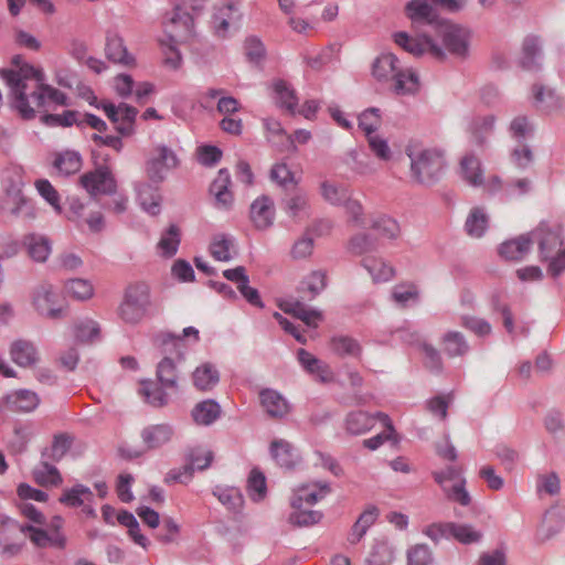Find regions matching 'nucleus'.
Wrapping results in <instances>:
<instances>
[{"instance_id":"nucleus-1","label":"nucleus","mask_w":565,"mask_h":565,"mask_svg":"<svg viewBox=\"0 0 565 565\" xmlns=\"http://www.w3.org/2000/svg\"><path fill=\"white\" fill-rule=\"evenodd\" d=\"M15 67L1 71L13 95L15 109L24 119L35 116V108L68 106L67 96L43 83V73L29 64L20 65V57L13 60Z\"/></svg>"},{"instance_id":"nucleus-2","label":"nucleus","mask_w":565,"mask_h":565,"mask_svg":"<svg viewBox=\"0 0 565 565\" xmlns=\"http://www.w3.org/2000/svg\"><path fill=\"white\" fill-rule=\"evenodd\" d=\"M116 312L118 319L130 327L140 324L146 318L157 312L150 287L146 282L128 285Z\"/></svg>"},{"instance_id":"nucleus-3","label":"nucleus","mask_w":565,"mask_h":565,"mask_svg":"<svg viewBox=\"0 0 565 565\" xmlns=\"http://www.w3.org/2000/svg\"><path fill=\"white\" fill-rule=\"evenodd\" d=\"M372 74L377 81H392L393 89L398 95L415 94L419 89L416 73L402 67L399 60L392 53H383L374 61Z\"/></svg>"},{"instance_id":"nucleus-4","label":"nucleus","mask_w":565,"mask_h":565,"mask_svg":"<svg viewBox=\"0 0 565 565\" xmlns=\"http://www.w3.org/2000/svg\"><path fill=\"white\" fill-rule=\"evenodd\" d=\"M406 154L411 159L412 178L424 184H430L438 180L445 167L444 153L436 148H426L417 152L409 147Z\"/></svg>"},{"instance_id":"nucleus-5","label":"nucleus","mask_w":565,"mask_h":565,"mask_svg":"<svg viewBox=\"0 0 565 565\" xmlns=\"http://www.w3.org/2000/svg\"><path fill=\"white\" fill-rule=\"evenodd\" d=\"M31 306L42 318L61 320L67 315V306L60 299L56 288L49 282L36 285L30 294Z\"/></svg>"},{"instance_id":"nucleus-6","label":"nucleus","mask_w":565,"mask_h":565,"mask_svg":"<svg viewBox=\"0 0 565 565\" xmlns=\"http://www.w3.org/2000/svg\"><path fill=\"white\" fill-rule=\"evenodd\" d=\"M534 235L539 241L542 259L548 260V274L557 277L565 270V248H563L561 234L557 231L540 227Z\"/></svg>"},{"instance_id":"nucleus-7","label":"nucleus","mask_w":565,"mask_h":565,"mask_svg":"<svg viewBox=\"0 0 565 565\" xmlns=\"http://www.w3.org/2000/svg\"><path fill=\"white\" fill-rule=\"evenodd\" d=\"M22 178L14 172L6 184V193L1 201V210L13 216L34 217V207L31 201L22 192Z\"/></svg>"},{"instance_id":"nucleus-8","label":"nucleus","mask_w":565,"mask_h":565,"mask_svg":"<svg viewBox=\"0 0 565 565\" xmlns=\"http://www.w3.org/2000/svg\"><path fill=\"white\" fill-rule=\"evenodd\" d=\"M102 108L108 119L115 124L117 131L122 136H129L135 130V121L138 115L137 108L127 104H119L115 106L113 103L103 102L96 105Z\"/></svg>"},{"instance_id":"nucleus-9","label":"nucleus","mask_w":565,"mask_h":565,"mask_svg":"<svg viewBox=\"0 0 565 565\" xmlns=\"http://www.w3.org/2000/svg\"><path fill=\"white\" fill-rule=\"evenodd\" d=\"M393 38L399 47L414 56H420L425 53L438 60L445 56L443 50L427 35L413 38L406 32H397Z\"/></svg>"},{"instance_id":"nucleus-10","label":"nucleus","mask_w":565,"mask_h":565,"mask_svg":"<svg viewBox=\"0 0 565 565\" xmlns=\"http://www.w3.org/2000/svg\"><path fill=\"white\" fill-rule=\"evenodd\" d=\"M193 26L192 15L181 9H175L163 23L166 38L174 43L190 40L193 35Z\"/></svg>"},{"instance_id":"nucleus-11","label":"nucleus","mask_w":565,"mask_h":565,"mask_svg":"<svg viewBox=\"0 0 565 565\" xmlns=\"http://www.w3.org/2000/svg\"><path fill=\"white\" fill-rule=\"evenodd\" d=\"M179 163L175 153L166 146H159L153 150L151 158L147 162V174L153 182L164 180L168 172L174 169Z\"/></svg>"},{"instance_id":"nucleus-12","label":"nucleus","mask_w":565,"mask_h":565,"mask_svg":"<svg viewBox=\"0 0 565 565\" xmlns=\"http://www.w3.org/2000/svg\"><path fill=\"white\" fill-rule=\"evenodd\" d=\"M79 182L90 195L111 194L116 191L115 178L107 167L84 173Z\"/></svg>"},{"instance_id":"nucleus-13","label":"nucleus","mask_w":565,"mask_h":565,"mask_svg":"<svg viewBox=\"0 0 565 565\" xmlns=\"http://www.w3.org/2000/svg\"><path fill=\"white\" fill-rule=\"evenodd\" d=\"M189 459V466H185L182 471H170L166 477V481L181 483L189 482L194 469L204 470L211 465L213 460V452L209 449L198 447L191 450Z\"/></svg>"},{"instance_id":"nucleus-14","label":"nucleus","mask_w":565,"mask_h":565,"mask_svg":"<svg viewBox=\"0 0 565 565\" xmlns=\"http://www.w3.org/2000/svg\"><path fill=\"white\" fill-rule=\"evenodd\" d=\"M437 30L449 53L458 56L466 55L468 43L466 32L462 29L443 22L438 24Z\"/></svg>"},{"instance_id":"nucleus-15","label":"nucleus","mask_w":565,"mask_h":565,"mask_svg":"<svg viewBox=\"0 0 565 565\" xmlns=\"http://www.w3.org/2000/svg\"><path fill=\"white\" fill-rule=\"evenodd\" d=\"M249 218L257 230H266L274 224L275 205L270 198H257L250 205Z\"/></svg>"},{"instance_id":"nucleus-16","label":"nucleus","mask_w":565,"mask_h":565,"mask_svg":"<svg viewBox=\"0 0 565 565\" xmlns=\"http://www.w3.org/2000/svg\"><path fill=\"white\" fill-rule=\"evenodd\" d=\"M330 492V488L327 483H309L298 487L291 498V507L294 509H300L303 504L313 505L318 501L322 500Z\"/></svg>"},{"instance_id":"nucleus-17","label":"nucleus","mask_w":565,"mask_h":565,"mask_svg":"<svg viewBox=\"0 0 565 565\" xmlns=\"http://www.w3.org/2000/svg\"><path fill=\"white\" fill-rule=\"evenodd\" d=\"M242 14L233 4H224L216 9L213 15V25L220 36H225L227 32L239 26Z\"/></svg>"},{"instance_id":"nucleus-18","label":"nucleus","mask_w":565,"mask_h":565,"mask_svg":"<svg viewBox=\"0 0 565 565\" xmlns=\"http://www.w3.org/2000/svg\"><path fill=\"white\" fill-rule=\"evenodd\" d=\"M298 361L308 373L315 375L320 382L331 383L334 380L331 367L310 352L300 349L298 351Z\"/></svg>"},{"instance_id":"nucleus-19","label":"nucleus","mask_w":565,"mask_h":565,"mask_svg":"<svg viewBox=\"0 0 565 565\" xmlns=\"http://www.w3.org/2000/svg\"><path fill=\"white\" fill-rule=\"evenodd\" d=\"M12 361L22 367H30L38 363L40 356L35 345L28 340H17L10 347Z\"/></svg>"},{"instance_id":"nucleus-20","label":"nucleus","mask_w":565,"mask_h":565,"mask_svg":"<svg viewBox=\"0 0 565 565\" xmlns=\"http://www.w3.org/2000/svg\"><path fill=\"white\" fill-rule=\"evenodd\" d=\"M136 191L137 201L141 209L150 215L159 214L161 204L159 189L148 182H139Z\"/></svg>"},{"instance_id":"nucleus-21","label":"nucleus","mask_w":565,"mask_h":565,"mask_svg":"<svg viewBox=\"0 0 565 565\" xmlns=\"http://www.w3.org/2000/svg\"><path fill=\"white\" fill-rule=\"evenodd\" d=\"M434 480L441 487L446 498L462 507H467L471 502V497L466 489V480L462 478L451 484H446L443 473H433Z\"/></svg>"},{"instance_id":"nucleus-22","label":"nucleus","mask_w":565,"mask_h":565,"mask_svg":"<svg viewBox=\"0 0 565 565\" xmlns=\"http://www.w3.org/2000/svg\"><path fill=\"white\" fill-rule=\"evenodd\" d=\"M7 407L14 412H31L35 409L40 403L36 393L29 390H18L4 397Z\"/></svg>"},{"instance_id":"nucleus-23","label":"nucleus","mask_w":565,"mask_h":565,"mask_svg":"<svg viewBox=\"0 0 565 565\" xmlns=\"http://www.w3.org/2000/svg\"><path fill=\"white\" fill-rule=\"evenodd\" d=\"M23 246L30 258L38 263H44L52 252L50 241L39 234L25 235L23 237Z\"/></svg>"},{"instance_id":"nucleus-24","label":"nucleus","mask_w":565,"mask_h":565,"mask_svg":"<svg viewBox=\"0 0 565 565\" xmlns=\"http://www.w3.org/2000/svg\"><path fill=\"white\" fill-rule=\"evenodd\" d=\"M565 522V513L559 508H552L546 511L542 523L537 530V536L540 540H548L558 533Z\"/></svg>"},{"instance_id":"nucleus-25","label":"nucleus","mask_w":565,"mask_h":565,"mask_svg":"<svg viewBox=\"0 0 565 565\" xmlns=\"http://www.w3.org/2000/svg\"><path fill=\"white\" fill-rule=\"evenodd\" d=\"M532 239L527 236H519L500 245L499 254L507 260H521L530 252Z\"/></svg>"},{"instance_id":"nucleus-26","label":"nucleus","mask_w":565,"mask_h":565,"mask_svg":"<svg viewBox=\"0 0 565 565\" xmlns=\"http://www.w3.org/2000/svg\"><path fill=\"white\" fill-rule=\"evenodd\" d=\"M260 404L264 411L274 418H281L285 416L289 406L286 399L276 391L264 390L260 392Z\"/></svg>"},{"instance_id":"nucleus-27","label":"nucleus","mask_w":565,"mask_h":565,"mask_svg":"<svg viewBox=\"0 0 565 565\" xmlns=\"http://www.w3.org/2000/svg\"><path fill=\"white\" fill-rule=\"evenodd\" d=\"M361 264L370 274L374 282L388 281L394 276L393 267L380 257L371 255L365 256Z\"/></svg>"},{"instance_id":"nucleus-28","label":"nucleus","mask_w":565,"mask_h":565,"mask_svg":"<svg viewBox=\"0 0 565 565\" xmlns=\"http://www.w3.org/2000/svg\"><path fill=\"white\" fill-rule=\"evenodd\" d=\"M461 178L472 186H481L483 184V170L480 160L473 154H466L460 160Z\"/></svg>"},{"instance_id":"nucleus-29","label":"nucleus","mask_w":565,"mask_h":565,"mask_svg":"<svg viewBox=\"0 0 565 565\" xmlns=\"http://www.w3.org/2000/svg\"><path fill=\"white\" fill-rule=\"evenodd\" d=\"M230 184L231 177L228 171L221 169L210 188V191L215 196L217 204L225 209L228 207L233 202L232 192L228 190Z\"/></svg>"},{"instance_id":"nucleus-30","label":"nucleus","mask_w":565,"mask_h":565,"mask_svg":"<svg viewBox=\"0 0 565 565\" xmlns=\"http://www.w3.org/2000/svg\"><path fill=\"white\" fill-rule=\"evenodd\" d=\"M192 379L198 390L207 391L218 383L220 375L213 364L205 362L193 371Z\"/></svg>"},{"instance_id":"nucleus-31","label":"nucleus","mask_w":565,"mask_h":565,"mask_svg":"<svg viewBox=\"0 0 565 565\" xmlns=\"http://www.w3.org/2000/svg\"><path fill=\"white\" fill-rule=\"evenodd\" d=\"M379 516V509L374 505L367 507L353 524L349 541L356 544L365 535L366 531L373 525Z\"/></svg>"},{"instance_id":"nucleus-32","label":"nucleus","mask_w":565,"mask_h":565,"mask_svg":"<svg viewBox=\"0 0 565 565\" xmlns=\"http://www.w3.org/2000/svg\"><path fill=\"white\" fill-rule=\"evenodd\" d=\"M270 451L276 462L284 468H292L298 461L296 449L286 440H275L271 443Z\"/></svg>"},{"instance_id":"nucleus-33","label":"nucleus","mask_w":565,"mask_h":565,"mask_svg":"<svg viewBox=\"0 0 565 565\" xmlns=\"http://www.w3.org/2000/svg\"><path fill=\"white\" fill-rule=\"evenodd\" d=\"M320 194L329 204L342 206L352 193L348 186L326 180L320 183Z\"/></svg>"},{"instance_id":"nucleus-34","label":"nucleus","mask_w":565,"mask_h":565,"mask_svg":"<svg viewBox=\"0 0 565 565\" xmlns=\"http://www.w3.org/2000/svg\"><path fill=\"white\" fill-rule=\"evenodd\" d=\"M441 347L444 352L449 358L462 356L468 350L469 345L463 334L459 331H448L441 338Z\"/></svg>"},{"instance_id":"nucleus-35","label":"nucleus","mask_w":565,"mask_h":565,"mask_svg":"<svg viewBox=\"0 0 565 565\" xmlns=\"http://www.w3.org/2000/svg\"><path fill=\"white\" fill-rule=\"evenodd\" d=\"M173 435L172 428L167 424H158L146 427L142 430V439L149 448H157L168 443Z\"/></svg>"},{"instance_id":"nucleus-36","label":"nucleus","mask_w":565,"mask_h":565,"mask_svg":"<svg viewBox=\"0 0 565 565\" xmlns=\"http://www.w3.org/2000/svg\"><path fill=\"white\" fill-rule=\"evenodd\" d=\"M281 309L289 315H292L297 319H300L306 326L317 328L319 322L322 320L321 312L317 310H309L307 307L299 302H286L281 306Z\"/></svg>"},{"instance_id":"nucleus-37","label":"nucleus","mask_w":565,"mask_h":565,"mask_svg":"<svg viewBox=\"0 0 565 565\" xmlns=\"http://www.w3.org/2000/svg\"><path fill=\"white\" fill-rule=\"evenodd\" d=\"M377 419V414L372 416L365 412H352L345 418V428L352 435H361L369 431Z\"/></svg>"},{"instance_id":"nucleus-38","label":"nucleus","mask_w":565,"mask_h":565,"mask_svg":"<svg viewBox=\"0 0 565 565\" xmlns=\"http://www.w3.org/2000/svg\"><path fill=\"white\" fill-rule=\"evenodd\" d=\"M274 98L277 105L295 114L297 109V96L295 90L281 79L273 83Z\"/></svg>"},{"instance_id":"nucleus-39","label":"nucleus","mask_w":565,"mask_h":565,"mask_svg":"<svg viewBox=\"0 0 565 565\" xmlns=\"http://www.w3.org/2000/svg\"><path fill=\"white\" fill-rule=\"evenodd\" d=\"M64 291L74 300L86 301L94 296V286L88 279L73 278L65 281Z\"/></svg>"},{"instance_id":"nucleus-40","label":"nucleus","mask_w":565,"mask_h":565,"mask_svg":"<svg viewBox=\"0 0 565 565\" xmlns=\"http://www.w3.org/2000/svg\"><path fill=\"white\" fill-rule=\"evenodd\" d=\"M406 11L413 22L431 24L435 21L434 8L426 0H412L407 3Z\"/></svg>"},{"instance_id":"nucleus-41","label":"nucleus","mask_w":565,"mask_h":565,"mask_svg":"<svg viewBox=\"0 0 565 565\" xmlns=\"http://www.w3.org/2000/svg\"><path fill=\"white\" fill-rule=\"evenodd\" d=\"M234 250V242L225 234H217L210 244V253L212 257L220 262H228L232 259Z\"/></svg>"},{"instance_id":"nucleus-42","label":"nucleus","mask_w":565,"mask_h":565,"mask_svg":"<svg viewBox=\"0 0 565 565\" xmlns=\"http://www.w3.org/2000/svg\"><path fill=\"white\" fill-rule=\"evenodd\" d=\"M377 419L385 426L386 430L363 440L364 447L371 450L377 449L385 440H393L395 443L398 440L390 417L386 414L377 413Z\"/></svg>"},{"instance_id":"nucleus-43","label":"nucleus","mask_w":565,"mask_h":565,"mask_svg":"<svg viewBox=\"0 0 565 565\" xmlns=\"http://www.w3.org/2000/svg\"><path fill=\"white\" fill-rule=\"evenodd\" d=\"M220 413L221 409L216 402L204 401L193 408L192 417L196 424L210 425L220 416Z\"/></svg>"},{"instance_id":"nucleus-44","label":"nucleus","mask_w":565,"mask_h":565,"mask_svg":"<svg viewBox=\"0 0 565 565\" xmlns=\"http://www.w3.org/2000/svg\"><path fill=\"white\" fill-rule=\"evenodd\" d=\"M106 55L113 62L125 65H128L134 61L132 56L127 52L122 39L117 35H113L107 39Z\"/></svg>"},{"instance_id":"nucleus-45","label":"nucleus","mask_w":565,"mask_h":565,"mask_svg":"<svg viewBox=\"0 0 565 565\" xmlns=\"http://www.w3.org/2000/svg\"><path fill=\"white\" fill-rule=\"evenodd\" d=\"M34 480L44 487L58 486L62 483V477L58 470L46 461L41 462L33 470Z\"/></svg>"},{"instance_id":"nucleus-46","label":"nucleus","mask_w":565,"mask_h":565,"mask_svg":"<svg viewBox=\"0 0 565 565\" xmlns=\"http://www.w3.org/2000/svg\"><path fill=\"white\" fill-rule=\"evenodd\" d=\"M488 227V216L483 209L475 207L466 221V231L472 237H481Z\"/></svg>"},{"instance_id":"nucleus-47","label":"nucleus","mask_w":565,"mask_h":565,"mask_svg":"<svg viewBox=\"0 0 565 565\" xmlns=\"http://www.w3.org/2000/svg\"><path fill=\"white\" fill-rule=\"evenodd\" d=\"M332 352L340 356H359L361 354V347L359 342L350 337L339 335L330 341Z\"/></svg>"},{"instance_id":"nucleus-48","label":"nucleus","mask_w":565,"mask_h":565,"mask_svg":"<svg viewBox=\"0 0 565 565\" xmlns=\"http://www.w3.org/2000/svg\"><path fill=\"white\" fill-rule=\"evenodd\" d=\"M75 337L79 342H93L99 338L100 328L97 321L85 318L78 320L74 326Z\"/></svg>"},{"instance_id":"nucleus-49","label":"nucleus","mask_w":565,"mask_h":565,"mask_svg":"<svg viewBox=\"0 0 565 565\" xmlns=\"http://www.w3.org/2000/svg\"><path fill=\"white\" fill-rule=\"evenodd\" d=\"M247 492L249 498L255 501H262L267 493L266 478L262 471L254 468L247 479Z\"/></svg>"},{"instance_id":"nucleus-50","label":"nucleus","mask_w":565,"mask_h":565,"mask_svg":"<svg viewBox=\"0 0 565 565\" xmlns=\"http://www.w3.org/2000/svg\"><path fill=\"white\" fill-rule=\"evenodd\" d=\"M93 492L83 484H77L72 489L64 491L60 501L70 507H81L85 502H89L93 499Z\"/></svg>"},{"instance_id":"nucleus-51","label":"nucleus","mask_w":565,"mask_h":565,"mask_svg":"<svg viewBox=\"0 0 565 565\" xmlns=\"http://www.w3.org/2000/svg\"><path fill=\"white\" fill-rule=\"evenodd\" d=\"M393 561V550L385 541L375 542L366 558L367 565H388Z\"/></svg>"},{"instance_id":"nucleus-52","label":"nucleus","mask_w":565,"mask_h":565,"mask_svg":"<svg viewBox=\"0 0 565 565\" xmlns=\"http://www.w3.org/2000/svg\"><path fill=\"white\" fill-rule=\"evenodd\" d=\"M54 167L64 174L77 172L82 167V160L77 152L65 151L56 154L53 162Z\"/></svg>"},{"instance_id":"nucleus-53","label":"nucleus","mask_w":565,"mask_h":565,"mask_svg":"<svg viewBox=\"0 0 565 565\" xmlns=\"http://www.w3.org/2000/svg\"><path fill=\"white\" fill-rule=\"evenodd\" d=\"M214 495H216L218 501L230 511H239L244 503L243 495L236 488H217L214 491Z\"/></svg>"},{"instance_id":"nucleus-54","label":"nucleus","mask_w":565,"mask_h":565,"mask_svg":"<svg viewBox=\"0 0 565 565\" xmlns=\"http://www.w3.org/2000/svg\"><path fill=\"white\" fill-rule=\"evenodd\" d=\"M481 532L477 531L469 524H460L451 522L450 537L462 544L476 543L481 539Z\"/></svg>"},{"instance_id":"nucleus-55","label":"nucleus","mask_w":565,"mask_h":565,"mask_svg":"<svg viewBox=\"0 0 565 565\" xmlns=\"http://www.w3.org/2000/svg\"><path fill=\"white\" fill-rule=\"evenodd\" d=\"M533 94L537 106L543 110L550 111L561 106L559 98L551 88L544 86H534Z\"/></svg>"},{"instance_id":"nucleus-56","label":"nucleus","mask_w":565,"mask_h":565,"mask_svg":"<svg viewBox=\"0 0 565 565\" xmlns=\"http://www.w3.org/2000/svg\"><path fill=\"white\" fill-rule=\"evenodd\" d=\"M372 228H374L379 235L386 239H395L401 234V228L398 223L386 215L379 216L372 224Z\"/></svg>"},{"instance_id":"nucleus-57","label":"nucleus","mask_w":565,"mask_h":565,"mask_svg":"<svg viewBox=\"0 0 565 565\" xmlns=\"http://www.w3.org/2000/svg\"><path fill=\"white\" fill-rule=\"evenodd\" d=\"M392 298L397 305L405 307L418 300L419 291L414 284H399L393 288Z\"/></svg>"},{"instance_id":"nucleus-58","label":"nucleus","mask_w":565,"mask_h":565,"mask_svg":"<svg viewBox=\"0 0 565 565\" xmlns=\"http://www.w3.org/2000/svg\"><path fill=\"white\" fill-rule=\"evenodd\" d=\"M309 203L303 193L290 196L286 202V211L292 218L301 220L308 216Z\"/></svg>"},{"instance_id":"nucleus-59","label":"nucleus","mask_w":565,"mask_h":565,"mask_svg":"<svg viewBox=\"0 0 565 565\" xmlns=\"http://www.w3.org/2000/svg\"><path fill=\"white\" fill-rule=\"evenodd\" d=\"M157 376L163 386L170 388L177 386L175 364L170 358H164L159 362L157 367Z\"/></svg>"},{"instance_id":"nucleus-60","label":"nucleus","mask_w":565,"mask_h":565,"mask_svg":"<svg viewBox=\"0 0 565 565\" xmlns=\"http://www.w3.org/2000/svg\"><path fill=\"white\" fill-rule=\"evenodd\" d=\"M180 244V235L177 226L171 225L158 243V248L164 256H172L177 253Z\"/></svg>"},{"instance_id":"nucleus-61","label":"nucleus","mask_w":565,"mask_h":565,"mask_svg":"<svg viewBox=\"0 0 565 565\" xmlns=\"http://www.w3.org/2000/svg\"><path fill=\"white\" fill-rule=\"evenodd\" d=\"M39 194L56 211L61 212L60 194L46 179H39L34 182Z\"/></svg>"},{"instance_id":"nucleus-62","label":"nucleus","mask_w":565,"mask_h":565,"mask_svg":"<svg viewBox=\"0 0 565 565\" xmlns=\"http://www.w3.org/2000/svg\"><path fill=\"white\" fill-rule=\"evenodd\" d=\"M539 53V39L535 36L525 38L522 45V66L526 70H532L535 66V57Z\"/></svg>"},{"instance_id":"nucleus-63","label":"nucleus","mask_w":565,"mask_h":565,"mask_svg":"<svg viewBox=\"0 0 565 565\" xmlns=\"http://www.w3.org/2000/svg\"><path fill=\"white\" fill-rule=\"evenodd\" d=\"M380 126L381 116L376 108L366 109L359 116V127L366 137L374 135Z\"/></svg>"},{"instance_id":"nucleus-64","label":"nucleus","mask_w":565,"mask_h":565,"mask_svg":"<svg viewBox=\"0 0 565 565\" xmlns=\"http://www.w3.org/2000/svg\"><path fill=\"white\" fill-rule=\"evenodd\" d=\"M494 127V117L493 116H484L477 118L472 122V138L476 145H482L484 142L486 136L492 131Z\"/></svg>"}]
</instances>
